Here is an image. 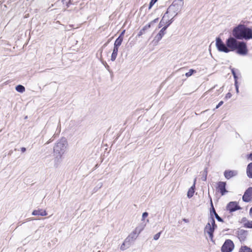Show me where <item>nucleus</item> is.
<instances>
[{
	"mask_svg": "<svg viewBox=\"0 0 252 252\" xmlns=\"http://www.w3.org/2000/svg\"><path fill=\"white\" fill-rule=\"evenodd\" d=\"M232 34L235 38L239 39L252 38V30L242 25H239L234 28Z\"/></svg>",
	"mask_w": 252,
	"mask_h": 252,
	"instance_id": "f257e3e1",
	"label": "nucleus"
},
{
	"mask_svg": "<svg viewBox=\"0 0 252 252\" xmlns=\"http://www.w3.org/2000/svg\"><path fill=\"white\" fill-rule=\"evenodd\" d=\"M67 142L64 138L61 139L57 142L54 147V152L55 156V160L57 162H61L62 156L65 152Z\"/></svg>",
	"mask_w": 252,
	"mask_h": 252,
	"instance_id": "f03ea898",
	"label": "nucleus"
},
{
	"mask_svg": "<svg viewBox=\"0 0 252 252\" xmlns=\"http://www.w3.org/2000/svg\"><path fill=\"white\" fill-rule=\"evenodd\" d=\"M182 7L181 2L180 4H178L177 2L174 1L168 8L167 12L164 14L163 18L165 17L166 14H168L171 16H173V17H175L177 15L178 12L181 10Z\"/></svg>",
	"mask_w": 252,
	"mask_h": 252,
	"instance_id": "7ed1b4c3",
	"label": "nucleus"
},
{
	"mask_svg": "<svg viewBox=\"0 0 252 252\" xmlns=\"http://www.w3.org/2000/svg\"><path fill=\"white\" fill-rule=\"evenodd\" d=\"M239 42H240L238 41L235 38L230 37L227 39L226 44L228 48L230 50V51H233L238 48Z\"/></svg>",
	"mask_w": 252,
	"mask_h": 252,
	"instance_id": "20e7f679",
	"label": "nucleus"
},
{
	"mask_svg": "<svg viewBox=\"0 0 252 252\" xmlns=\"http://www.w3.org/2000/svg\"><path fill=\"white\" fill-rule=\"evenodd\" d=\"M234 248L233 242L230 239L225 240L221 247V252H231Z\"/></svg>",
	"mask_w": 252,
	"mask_h": 252,
	"instance_id": "39448f33",
	"label": "nucleus"
},
{
	"mask_svg": "<svg viewBox=\"0 0 252 252\" xmlns=\"http://www.w3.org/2000/svg\"><path fill=\"white\" fill-rule=\"evenodd\" d=\"M172 22V19L171 21L166 26L163 27L159 32L156 35L155 37L153 42L155 44H158V42L160 41V40L162 38L163 35L165 34V31L167 29V27L170 25V24Z\"/></svg>",
	"mask_w": 252,
	"mask_h": 252,
	"instance_id": "423d86ee",
	"label": "nucleus"
},
{
	"mask_svg": "<svg viewBox=\"0 0 252 252\" xmlns=\"http://www.w3.org/2000/svg\"><path fill=\"white\" fill-rule=\"evenodd\" d=\"M216 46L219 51L225 53H228L230 51L227 45H226L220 38L216 39Z\"/></svg>",
	"mask_w": 252,
	"mask_h": 252,
	"instance_id": "0eeeda50",
	"label": "nucleus"
},
{
	"mask_svg": "<svg viewBox=\"0 0 252 252\" xmlns=\"http://www.w3.org/2000/svg\"><path fill=\"white\" fill-rule=\"evenodd\" d=\"M243 200L249 202L252 200V188H249L245 192L242 197Z\"/></svg>",
	"mask_w": 252,
	"mask_h": 252,
	"instance_id": "6e6552de",
	"label": "nucleus"
},
{
	"mask_svg": "<svg viewBox=\"0 0 252 252\" xmlns=\"http://www.w3.org/2000/svg\"><path fill=\"white\" fill-rule=\"evenodd\" d=\"M241 209V207L238 205L236 202H230L226 206L227 210L229 211L230 212H233Z\"/></svg>",
	"mask_w": 252,
	"mask_h": 252,
	"instance_id": "1a4fd4ad",
	"label": "nucleus"
},
{
	"mask_svg": "<svg viewBox=\"0 0 252 252\" xmlns=\"http://www.w3.org/2000/svg\"><path fill=\"white\" fill-rule=\"evenodd\" d=\"M236 49H237V53L240 55H246L247 53L246 44L243 42H239Z\"/></svg>",
	"mask_w": 252,
	"mask_h": 252,
	"instance_id": "9d476101",
	"label": "nucleus"
},
{
	"mask_svg": "<svg viewBox=\"0 0 252 252\" xmlns=\"http://www.w3.org/2000/svg\"><path fill=\"white\" fill-rule=\"evenodd\" d=\"M215 229V228L212 227L209 223H207L204 228V232L208 234L212 241H213V233Z\"/></svg>",
	"mask_w": 252,
	"mask_h": 252,
	"instance_id": "9b49d317",
	"label": "nucleus"
},
{
	"mask_svg": "<svg viewBox=\"0 0 252 252\" xmlns=\"http://www.w3.org/2000/svg\"><path fill=\"white\" fill-rule=\"evenodd\" d=\"M238 172L236 170H226L224 172V175L227 179L236 176Z\"/></svg>",
	"mask_w": 252,
	"mask_h": 252,
	"instance_id": "f8f14e48",
	"label": "nucleus"
},
{
	"mask_svg": "<svg viewBox=\"0 0 252 252\" xmlns=\"http://www.w3.org/2000/svg\"><path fill=\"white\" fill-rule=\"evenodd\" d=\"M138 235L139 234H138L137 232L133 231L125 240H126V242H127L130 244V242L133 241L137 238Z\"/></svg>",
	"mask_w": 252,
	"mask_h": 252,
	"instance_id": "ddd939ff",
	"label": "nucleus"
},
{
	"mask_svg": "<svg viewBox=\"0 0 252 252\" xmlns=\"http://www.w3.org/2000/svg\"><path fill=\"white\" fill-rule=\"evenodd\" d=\"M32 215L33 216H45L47 215V213L45 210L42 209L35 210H33Z\"/></svg>",
	"mask_w": 252,
	"mask_h": 252,
	"instance_id": "4468645a",
	"label": "nucleus"
},
{
	"mask_svg": "<svg viewBox=\"0 0 252 252\" xmlns=\"http://www.w3.org/2000/svg\"><path fill=\"white\" fill-rule=\"evenodd\" d=\"M225 186L226 183L225 182H220L219 183L218 187L222 195H224V193L227 191L225 189Z\"/></svg>",
	"mask_w": 252,
	"mask_h": 252,
	"instance_id": "2eb2a0df",
	"label": "nucleus"
},
{
	"mask_svg": "<svg viewBox=\"0 0 252 252\" xmlns=\"http://www.w3.org/2000/svg\"><path fill=\"white\" fill-rule=\"evenodd\" d=\"M119 47L114 46L113 52L111 57V60L114 61L117 56Z\"/></svg>",
	"mask_w": 252,
	"mask_h": 252,
	"instance_id": "dca6fc26",
	"label": "nucleus"
},
{
	"mask_svg": "<svg viewBox=\"0 0 252 252\" xmlns=\"http://www.w3.org/2000/svg\"><path fill=\"white\" fill-rule=\"evenodd\" d=\"M246 172L248 177L252 178V162L248 165Z\"/></svg>",
	"mask_w": 252,
	"mask_h": 252,
	"instance_id": "f3484780",
	"label": "nucleus"
},
{
	"mask_svg": "<svg viewBox=\"0 0 252 252\" xmlns=\"http://www.w3.org/2000/svg\"><path fill=\"white\" fill-rule=\"evenodd\" d=\"M195 181H196V179H195L194 182H195ZM194 188H195V183H194V184L193 185V186H191L189 188V190L188 191L187 196L189 198H191L193 196L194 192Z\"/></svg>",
	"mask_w": 252,
	"mask_h": 252,
	"instance_id": "a211bd4d",
	"label": "nucleus"
},
{
	"mask_svg": "<svg viewBox=\"0 0 252 252\" xmlns=\"http://www.w3.org/2000/svg\"><path fill=\"white\" fill-rule=\"evenodd\" d=\"M123 40V36L119 35L115 41L114 46L119 47Z\"/></svg>",
	"mask_w": 252,
	"mask_h": 252,
	"instance_id": "6ab92c4d",
	"label": "nucleus"
},
{
	"mask_svg": "<svg viewBox=\"0 0 252 252\" xmlns=\"http://www.w3.org/2000/svg\"><path fill=\"white\" fill-rule=\"evenodd\" d=\"M158 20V19L157 18L154 20H153L152 21H151L150 23H149L148 24L145 25L142 29H143V30H144V31H146L147 30H148V29H149L151 26L156 23Z\"/></svg>",
	"mask_w": 252,
	"mask_h": 252,
	"instance_id": "aec40b11",
	"label": "nucleus"
},
{
	"mask_svg": "<svg viewBox=\"0 0 252 252\" xmlns=\"http://www.w3.org/2000/svg\"><path fill=\"white\" fill-rule=\"evenodd\" d=\"M239 252H252V250L247 246H242L240 249Z\"/></svg>",
	"mask_w": 252,
	"mask_h": 252,
	"instance_id": "412c9836",
	"label": "nucleus"
},
{
	"mask_svg": "<svg viewBox=\"0 0 252 252\" xmlns=\"http://www.w3.org/2000/svg\"><path fill=\"white\" fill-rule=\"evenodd\" d=\"M16 90L19 93H23L25 91V88L23 86L18 85L16 87Z\"/></svg>",
	"mask_w": 252,
	"mask_h": 252,
	"instance_id": "4be33fe9",
	"label": "nucleus"
},
{
	"mask_svg": "<svg viewBox=\"0 0 252 252\" xmlns=\"http://www.w3.org/2000/svg\"><path fill=\"white\" fill-rule=\"evenodd\" d=\"M144 225H139L136 227L134 231L137 232L138 234H139L141 233V232L144 229Z\"/></svg>",
	"mask_w": 252,
	"mask_h": 252,
	"instance_id": "5701e85b",
	"label": "nucleus"
},
{
	"mask_svg": "<svg viewBox=\"0 0 252 252\" xmlns=\"http://www.w3.org/2000/svg\"><path fill=\"white\" fill-rule=\"evenodd\" d=\"M207 223H209L212 227H214V228L217 227V225L215 224V220L213 217H211Z\"/></svg>",
	"mask_w": 252,
	"mask_h": 252,
	"instance_id": "b1692460",
	"label": "nucleus"
},
{
	"mask_svg": "<svg viewBox=\"0 0 252 252\" xmlns=\"http://www.w3.org/2000/svg\"><path fill=\"white\" fill-rule=\"evenodd\" d=\"M129 244H130L128 242H126V240H125L120 247L121 250L123 251L125 250L126 249L125 246H126V248H128L129 246Z\"/></svg>",
	"mask_w": 252,
	"mask_h": 252,
	"instance_id": "393cba45",
	"label": "nucleus"
},
{
	"mask_svg": "<svg viewBox=\"0 0 252 252\" xmlns=\"http://www.w3.org/2000/svg\"><path fill=\"white\" fill-rule=\"evenodd\" d=\"M208 195H209V197L210 198V202H211V207H212V210L211 211V213L212 212L215 214H217V213L216 212V211H215V209L213 206V202H212V198H211V197L210 196V194H209V192L208 193Z\"/></svg>",
	"mask_w": 252,
	"mask_h": 252,
	"instance_id": "a878e982",
	"label": "nucleus"
},
{
	"mask_svg": "<svg viewBox=\"0 0 252 252\" xmlns=\"http://www.w3.org/2000/svg\"><path fill=\"white\" fill-rule=\"evenodd\" d=\"M196 72V70H194V69H189V71L187 72L186 73V76L187 77H189L193 73H195Z\"/></svg>",
	"mask_w": 252,
	"mask_h": 252,
	"instance_id": "bb28decb",
	"label": "nucleus"
},
{
	"mask_svg": "<svg viewBox=\"0 0 252 252\" xmlns=\"http://www.w3.org/2000/svg\"><path fill=\"white\" fill-rule=\"evenodd\" d=\"M244 226L247 228H252V221H248L244 224Z\"/></svg>",
	"mask_w": 252,
	"mask_h": 252,
	"instance_id": "cd10ccee",
	"label": "nucleus"
},
{
	"mask_svg": "<svg viewBox=\"0 0 252 252\" xmlns=\"http://www.w3.org/2000/svg\"><path fill=\"white\" fill-rule=\"evenodd\" d=\"M71 0H62V1L64 4H65L67 7L69 6V4H71Z\"/></svg>",
	"mask_w": 252,
	"mask_h": 252,
	"instance_id": "c85d7f7f",
	"label": "nucleus"
},
{
	"mask_svg": "<svg viewBox=\"0 0 252 252\" xmlns=\"http://www.w3.org/2000/svg\"><path fill=\"white\" fill-rule=\"evenodd\" d=\"M157 1V0H151L149 8L151 9L153 5Z\"/></svg>",
	"mask_w": 252,
	"mask_h": 252,
	"instance_id": "c756f323",
	"label": "nucleus"
},
{
	"mask_svg": "<svg viewBox=\"0 0 252 252\" xmlns=\"http://www.w3.org/2000/svg\"><path fill=\"white\" fill-rule=\"evenodd\" d=\"M160 234H161V232H159L157 234H156V235H155L154 236V239L155 240H157L158 239V238H159V237L160 236Z\"/></svg>",
	"mask_w": 252,
	"mask_h": 252,
	"instance_id": "7c9ffc66",
	"label": "nucleus"
},
{
	"mask_svg": "<svg viewBox=\"0 0 252 252\" xmlns=\"http://www.w3.org/2000/svg\"><path fill=\"white\" fill-rule=\"evenodd\" d=\"M215 216V218H216V219L219 221H220V222H222L223 221V220L218 215V214H216L214 215Z\"/></svg>",
	"mask_w": 252,
	"mask_h": 252,
	"instance_id": "2f4dec72",
	"label": "nucleus"
},
{
	"mask_svg": "<svg viewBox=\"0 0 252 252\" xmlns=\"http://www.w3.org/2000/svg\"><path fill=\"white\" fill-rule=\"evenodd\" d=\"M223 103L222 101H220L219 104L216 106V109L219 108L221 105H222Z\"/></svg>",
	"mask_w": 252,
	"mask_h": 252,
	"instance_id": "473e14b6",
	"label": "nucleus"
},
{
	"mask_svg": "<svg viewBox=\"0 0 252 252\" xmlns=\"http://www.w3.org/2000/svg\"><path fill=\"white\" fill-rule=\"evenodd\" d=\"M204 174H205V177H204V179H203V181H206V178H207V169H205L204 170Z\"/></svg>",
	"mask_w": 252,
	"mask_h": 252,
	"instance_id": "72a5a7b5",
	"label": "nucleus"
},
{
	"mask_svg": "<svg viewBox=\"0 0 252 252\" xmlns=\"http://www.w3.org/2000/svg\"><path fill=\"white\" fill-rule=\"evenodd\" d=\"M148 215V213L147 212H144L142 214V219L144 220L145 218H146Z\"/></svg>",
	"mask_w": 252,
	"mask_h": 252,
	"instance_id": "f704fd0d",
	"label": "nucleus"
},
{
	"mask_svg": "<svg viewBox=\"0 0 252 252\" xmlns=\"http://www.w3.org/2000/svg\"><path fill=\"white\" fill-rule=\"evenodd\" d=\"M175 2H177L178 4H180V2H181L182 3V6H183V4H184L183 0H175Z\"/></svg>",
	"mask_w": 252,
	"mask_h": 252,
	"instance_id": "c9c22d12",
	"label": "nucleus"
},
{
	"mask_svg": "<svg viewBox=\"0 0 252 252\" xmlns=\"http://www.w3.org/2000/svg\"><path fill=\"white\" fill-rule=\"evenodd\" d=\"M145 31L144 30H143V29H142L139 32V33H138V35L139 36H140L141 35H142L143 34H144V32H145Z\"/></svg>",
	"mask_w": 252,
	"mask_h": 252,
	"instance_id": "e433bc0d",
	"label": "nucleus"
},
{
	"mask_svg": "<svg viewBox=\"0 0 252 252\" xmlns=\"http://www.w3.org/2000/svg\"><path fill=\"white\" fill-rule=\"evenodd\" d=\"M248 158L252 161V153L248 155Z\"/></svg>",
	"mask_w": 252,
	"mask_h": 252,
	"instance_id": "4c0bfd02",
	"label": "nucleus"
},
{
	"mask_svg": "<svg viewBox=\"0 0 252 252\" xmlns=\"http://www.w3.org/2000/svg\"><path fill=\"white\" fill-rule=\"evenodd\" d=\"M235 87H236V92H237V93H239V89H238V85H237V82H236V81H235Z\"/></svg>",
	"mask_w": 252,
	"mask_h": 252,
	"instance_id": "58836bf2",
	"label": "nucleus"
},
{
	"mask_svg": "<svg viewBox=\"0 0 252 252\" xmlns=\"http://www.w3.org/2000/svg\"><path fill=\"white\" fill-rule=\"evenodd\" d=\"M231 97V94L230 93H228L226 94V96H225V97L227 98H229Z\"/></svg>",
	"mask_w": 252,
	"mask_h": 252,
	"instance_id": "ea45409f",
	"label": "nucleus"
},
{
	"mask_svg": "<svg viewBox=\"0 0 252 252\" xmlns=\"http://www.w3.org/2000/svg\"><path fill=\"white\" fill-rule=\"evenodd\" d=\"M232 73L233 75V76L234 77V78L236 79L237 77H236V73H235L233 69L232 70Z\"/></svg>",
	"mask_w": 252,
	"mask_h": 252,
	"instance_id": "a19ab883",
	"label": "nucleus"
},
{
	"mask_svg": "<svg viewBox=\"0 0 252 252\" xmlns=\"http://www.w3.org/2000/svg\"><path fill=\"white\" fill-rule=\"evenodd\" d=\"M105 67L107 68V69L109 71V65L106 63H105Z\"/></svg>",
	"mask_w": 252,
	"mask_h": 252,
	"instance_id": "79ce46f5",
	"label": "nucleus"
},
{
	"mask_svg": "<svg viewBox=\"0 0 252 252\" xmlns=\"http://www.w3.org/2000/svg\"><path fill=\"white\" fill-rule=\"evenodd\" d=\"M26 151V148H25V147H22V148H21V151H22L23 153H24Z\"/></svg>",
	"mask_w": 252,
	"mask_h": 252,
	"instance_id": "37998d69",
	"label": "nucleus"
},
{
	"mask_svg": "<svg viewBox=\"0 0 252 252\" xmlns=\"http://www.w3.org/2000/svg\"><path fill=\"white\" fill-rule=\"evenodd\" d=\"M250 215H252V207L250 209Z\"/></svg>",
	"mask_w": 252,
	"mask_h": 252,
	"instance_id": "c03bdc74",
	"label": "nucleus"
},
{
	"mask_svg": "<svg viewBox=\"0 0 252 252\" xmlns=\"http://www.w3.org/2000/svg\"><path fill=\"white\" fill-rule=\"evenodd\" d=\"M125 32V31H124L121 33V34L120 35H122V36H123V34H124Z\"/></svg>",
	"mask_w": 252,
	"mask_h": 252,
	"instance_id": "a18cd8bd",
	"label": "nucleus"
},
{
	"mask_svg": "<svg viewBox=\"0 0 252 252\" xmlns=\"http://www.w3.org/2000/svg\"><path fill=\"white\" fill-rule=\"evenodd\" d=\"M183 220H184L185 222H188L187 220H186V219H183Z\"/></svg>",
	"mask_w": 252,
	"mask_h": 252,
	"instance_id": "49530a36",
	"label": "nucleus"
},
{
	"mask_svg": "<svg viewBox=\"0 0 252 252\" xmlns=\"http://www.w3.org/2000/svg\"><path fill=\"white\" fill-rule=\"evenodd\" d=\"M213 88H211V89L209 90V91H211L212 90H213Z\"/></svg>",
	"mask_w": 252,
	"mask_h": 252,
	"instance_id": "de8ad7c7",
	"label": "nucleus"
}]
</instances>
